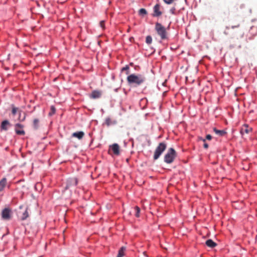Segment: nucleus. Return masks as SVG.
<instances>
[{"label": "nucleus", "mask_w": 257, "mask_h": 257, "mask_svg": "<svg viewBox=\"0 0 257 257\" xmlns=\"http://www.w3.org/2000/svg\"><path fill=\"white\" fill-rule=\"evenodd\" d=\"M126 80L129 85L137 86L144 83L146 81V78L142 74H132L127 77Z\"/></svg>", "instance_id": "obj_1"}, {"label": "nucleus", "mask_w": 257, "mask_h": 257, "mask_svg": "<svg viewBox=\"0 0 257 257\" xmlns=\"http://www.w3.org/2000/svg\"><path fill=\"white\" fill-rule=\"evenodd\" d=\"M155 29L162 40L168 39V33L166 28L161 24L156 23Z\"/></svg>", "instance_id": "obj_2"}, {"label": "nucleus", "mask_w": 257, "mask_h": 257, "mask_svg": "<svg viewBox=\"0 0 257 257\" xmlns=\"http://www.w3.org/2000/svg\"><path fill=\"white\" fill-rule=\"evenodd\" d=\"M177 156V153L173 148H170L164 156V161L167 164L172 163Z\"/></svg>", "instance_id": "obj_3"}, {"label": "nucleus", "mask_w": 257, "mask_h": 257, "mask_svg": "<svg viewBox=\"0 0 257 257\" xmlns=\"http://www.w3.org/2000/svg\"><path fill=\"white\" fill-rule=\"evenodd\" d=\"M166 148L167 145L165 143L162 142L159 143V145L157 146L153 156L154 159L155 160H157L160 157L163 152L166 150Z\"/></svg>", "instance_id": "obj_4"}, {"label": "nucleus", "mask_w": 257, "mask_h": 257, "mask_svg": "<svg viewBox=\"0 0 257 257\" xmlns=\"http://www.w3.org/2000/svg\"><path fill=\"white\" fill-rule=\"evenodd\" d=\"M12 210L9 208H6L2 212V217L4 220H8L11 218Z\"/></svg>", "instance_id": "obj_5"}, {"label": "nucleus", "mask_w": 257, "mask_h": 257, "mask_svg": "<svg viewBox=\"0 0 257 257\" xmlns=\"http://www.w3.org/2000/svg\"><path fill=\"white\" fill-rule=\"evenodd\" d=\"M24 126L20 123H17L15 125V132L17 135H24L25 133L23 130Z\"/></svg>", "instance_id": "obj_6"}, {"label": "nucleus", "mask_w": 257, "mask_h": 257, "mask_svg": "<svg viewBox=\"0 0 257 257\" xmlns=\"http://www.w3.org/2000/svg\"><path fill=\"white\" fill-rule=\"evenodd\" d=\"M78 183V180L77 178H70L67 181V185L66 189H68L70 187L72 186H76Z\"/></svg>", "instance_id": "obj_7"}, {"label": "nucleus", "mask_w": 257, "mask_h": 257, "mask_svg": "<svg viewBox=\"0 0 257 257\" xmlns=\"http://www.w3.org/2000/svg\"><path fill=\"white\" fill-rule=\"evenodd\" d=\"M111 150L115 155L118 156L120 154V147L117 144H113L110 146Z\"/></svg>", "instance_id": "obj_8"}, {"label": "nucleus", "mask_w": 257, "mask_h": 257, "mask_svg": "<svg viewBox=\"0 0 257 257\" xmlns=\"http://www.w3.org/2000/svg\"><path fill=\"white\" fill-rule=\"evenodd\" d=\"M251 130V127H249L247 124H245L241 127L240 132L241 135L248 134Z\"/></svg>", "instance_id": "obj_9"}, {"label": "nucleus", "mask_w": 257, "mask_h": 257, "mask_svg": "<svg viewBox=\"0 0 257 257\" xmlns=\"http://www.w3.org/2000/svg\"><path fill=\"white\" fill-rule=\"evenodd\" d=\"M161 6L159 4H156L154 7V14L155 17H159L162 15V12L160 11Z\"/></svg>", "instance_id": "obj_10"}, {"label": "nucleus", "mask_w": 257, "mask_h": 257, "mask_svg": "<svg viewBox=\"0 0 257 257\" xmlns=\"http://www.w3.org/2000/svg\"><path fill=\"white\" fill-rule=\"evenodd\" d=\"M101 95V92L98 90H94L90 95V97L93 99H96L100 97Z\"/></svg>", "instance_id": "obj_11"}, {"label": "nucleus", "mask_w": 257, "mask_h": 257, "mask_svg": "<svg viewBox=\"0 0 257 257\" xmlns=\"http://www.w3.org/2000/svg\"><path fill=\"white\" fill-rule=\"evenodd\" d=\"M84 136V133L82 131L76 132L72 134V137L76 138L79 140L82 139Z\"/></svg>", "instance_id": "obj_12"}, {"label": "nucleus", "mask_w": 257, "mask_h": 257, "mask_svg": "<svg viewBox=\"0 0 257 257\" xmlns=\"http://www.w3.org/2000/svg\"><path fill=\"white\" fill-rule=\"evenodd\" d=\"M10 126V122L8 120H4L1 124V130L7 131L8 127Z\"/></svg>", "instance_id": "obj_13"}, {"label": "nucleus", "mask_w": 257, "mask_h": 257, "mask_svg": "<svg viewBox=\"0 0 257 257\" xmlns=\"http://www.w3.org/2000/svg\"><path fill=\"white\" fill-rule=\"evenodd\" d=\"M213 131L219 137L224 136L227 134L225 130H218L215 127L213 128Z\"/></svg>", "instance_id": "obj_14"}, {"label": "nucleus", "mask_w": 257, "mask_h": 257, "mask_svg": "<svg viewBox=\"0 0 257 257\" xmlns=\"http://www.w3.org/2000/svg\"><path fill=\"white\" fill-rule=\"evenodd\" d=\"M7 183V180L6 178H3L0 181V192L2 191L6 187Z\"/></svg>", "instance_id": "obj_15"}, {"label": "nucleus", "mask_w": 257, "mask_h": 257, "mask_svg": "<svg viewBox=\"0 0 257 257\" xmlns=\"http://www.w3.org/2000/svg\"><path fill=\"white\" fill-rule=\"evenodd\" d=\"M205 243L207 246L211 248H213L217 245V244L211 239L207 240Z\"/></svg>", "instance_id": "obj_16"}, {"label": "nucleus", "mask_w": 257, "mask_h": 257, "mask_svg": "<svg viewBox=\"0 0 257 257\" xmlns=\"http://www.w3.org/2000/svg\"><path fill=\"white\" fill-rule=\"evenodd\" d=\"M28 217L29 213L28 212V208L27 207L24 212H23L22 215L21 216V219L22 220H24L26 219Z\"/></svg>", "instance_id": "obj_17"}, {"label": "nucleus", "mask_w": 257, "mask_h": 257, "mask_svg": "<svg viewBox=\"0 0 257 257\" xmlns=\"http://www.w3.org/2000/svg\"><path fill=\"white\" fill-rule=\"evenodd\" d=\"M125 247L122 246L118 251V254L116 257H123L124 255Z\"/></svg>", "instance_id": "obj_18"}, {"label": "nucleus", "mask_w": 257, "mask_h": 257, "mask_svg": "<svg viewBox=\"0 0 257 257\" xmlns=\"http://www.w3.org/2000/svg\"><path fill=\"white\" fill-rule=\"evenodd\" d=\"M39 122V120L38 119L36 118V119H35L34 120V121H33V126H34V128L35 130L38 129Z\"/></svg>", "instance_id": "obj_19"}, {"label": "nucleus", "mask_w": 257, "mask_h": 257, "mask_svg": "<svg viewBox=\"0 0 257 257\" xmlns=\"http://www.w3.org/2000/svg\"><path fill=\"white\" fill-rule=\"evenodd\" d=\"M199 140L203 141L204 142L203 147L205 149H208V145L206 143V139H203L201 137L199 138Z\"/></svg>", "instance_id": "obj_20"}, {"label": "nucleus", "mask_w": 257, "mask_h": 257, "mask_svg": "<svg viewBox=\"0 0 257 257\" xmlns=\"http://www.w3.org/2000/svg\"><path fill=\"white\" fill-rule=\"evenodd\" d=\"M135 210L136 211V216L139 217L140 216V209L138 206H135Z\"/></svg>", "instance_id": "obj_21"}, {"label": "nucleus", "mask_w": 257, "mask_h": 257, "mask_svg": "<svg viewBox=\"0 0 257 257\" xmlns=\"http://www.w3.org/2000/svg\"><path fill=\"white\" fill-rule=\"evenodd\" d=\"M152 37L151 36H147L146 37V42L148 44H150L152 43Z\"/></svg>", "instance_id": "obj_22"}, {"label": "nucleus", "mask_w": 257, "mask_h": 257, "mask_svg": "<svg viewBox=\"0 0 257 257\" xmlns=\"http://www.w3.org/2000/svg\"><path fill=\"white\" fill-rule=\"evenodd\" d=\"M55 111H56V109H55V107L54 106H51V111L49 113V115L51 116V115H53L55 113Z\"/></svg>", "instance_id": "obj_23"}, {"label": "nucleus", "mask_w": 257, "mask_h": 257, "mask_svg": "<svg viewBox=\"0 0 257 257\" xmlns=\"http://www.w3.org/2000/svg\"><path fill=\"white\" fill-rule=\"evenodd\" d=\"M18 110V108L15 107L14 105L12 106V114L15 115H16L17 111Z\"/></svg>", "instance_id": "obj_24"}, {"label": "nucleus", "mask_w": 257, "mask_h": 257, "mask_svg": "<svg viewBox=\"0 0 257 257\" xmlns=\"http://www.w3.org/2000/svg\"><path fill=\"white\" fill-rule=\"evenodd\" d=\"M139 14L141 15H145L147 14V11L145 9H141L139 11Z\"/></svg>", "instance_id": "obj_25"}, {"label": "nucleus", "mask_w": 257, "mask_h": 257, "mask_svg": "<svg viewBox=\"0 0 257 257\" xmlns=\"http://www.w3.org/2000/svg\"><path fill=\"white\" fill-rule=\"evenodd\" d=\"M111 123V119L110 118H107L105 119V123L107 125L109 126L110 125Z\"/></svg>", "instance_id": "obj_26"}, {"label": "nucleus", "mask_w": 257, "mask_h": 257, "mask_svg": "<svg viewBox=\"0 0 257 257\" xmlns=\"http://www.w3.org/2000/svg\"><path fill=\"white\" fill-rule=\"evenodd\" d=\"M104 24H105V22L104 21H101L99 23V25L103 29H104L105 28V26H104Z\"/></svg>", "instance_id": "obj_27"}, {"label": "nucleus", "mask_w": 257, "mask_h": 257, "mask_svg": "<svg viewBox=\"0 0 257 257\" xmlns=\"http://www.w3.org/2000/svg\"><path fill=\"white\" fill-rule=\"evenodd\" d=\"M163 1L167 4H171L174 2V0H163Z\"/></svg>", "instance_id": "obj_28"}, {"label": "nucleus", "mask_w": 257, "mask_h": 257, "mask_svg": "<svg viewBox=\"0 0 257 257\" xmlns=\"http://www.w3.org/2000/svg\"><path fill=\"white\" fill-rule=\"evenodd\" d=\"M175 11H176V9L173 7V8H172L170 10V13L172 14H175Z\"/></svg>", "instance_id": "obj_29"}, {"label": "nucleus", "mask_w": 257, "mask_h": 257, "mask_svg": "<svg viewBox=\"0 0 257 257\" xmlns=\"http://www.w3.org/2000/svg\"><path fill=\"white\" fill-rule=\"evenodd\" d=\"M212 139V136L210 135H207L206 137V140H211Z\"/></svg>", "instance_id": "obj_30"}, {"label": "nucleus", "mask_w": 257, "mask_h": 257, "mask_svg": "<svg viewBox=\"0 0 257 257\" xmlns=\"http://www.w3.org/2000/svg\"><path fill=\"white\" fill-rule=\"evenodd\" d=\"M129 69V67L128 66H125V67H123L121 69L122 71H124V70H127Z\"/></svg>", "instance_id": "obj_31"}, {"label": "nucleus", "mask_w": 257, "mask_h": 257, "mask_svg": "<svg viewBox=\"0 0 257 257\" xmlns=\"http://www.w3.org/2000/svg\"><path fill=\"white\" fill-rule=\"evenodd\" d=\"M239 27V24H237L236 25H235V26H232L231 27V28L232 29H234V28H238Z\"/></svg>", "instance_id": "obj_32"}, {"label": "nucleus", "mask_w": 257, "mask_h": 257, "mask_svg": "<svg viewBox=\"0 0 257 257\" xmlns=\"http://www.w3.org/2000/svg\"><path fill=\"white\" fill-rule=\"evenodd\" d=\"M25 115H24V117L22 119H21L20 117H19V120L20 121H24L25 120Z\"/></svg>", "instance_id": "obj_33"}, {"label": "nucleus", "mask_w": 257, "mask_h": 257, "mask_svg": "<svg viewBox=\"0 0 257 257\" xmlns=\"http://www.w3.org/2000/svg\"><path fill=\"white\" fill-rule=\"evenodd\" d=\"M227 29H229V27H226Z\"/></svg>", "instance_id": "obj_34"}]
</instances>
